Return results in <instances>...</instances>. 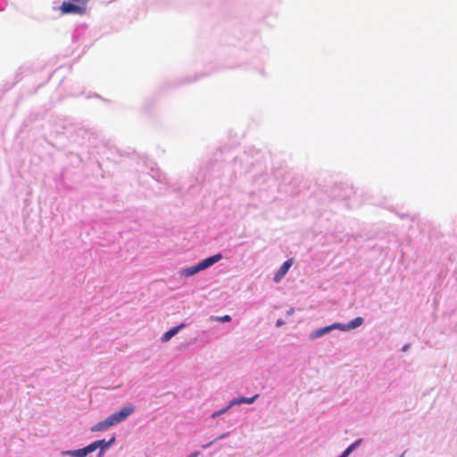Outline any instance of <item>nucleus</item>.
I'll return each instance as SVG.
<instances>
[{
	"label": "nucleus",
	"instance_id": "nucleus-13",
	"mask_svg": "<svg viewBox=\"0 0 457 457\" xmlns=\"http://www.w3.org/2000/svg\"><path fill=\"white\" fill-rule=\"evenodd\" d=\"M244 401H245V396H239V397L234 398L229 401L230 406L234 407L237 405L244 404Z\"/></svg>",
	"mask_w": 457,
	"mask_h": 457
},
{
	"label": "nucleus",
	"instance_id": "nucleus-17",
	"mask_svg": "<svg viewBox=\"0 0 457 457\" xmlns=\"http://www.w3.org/2000/svg\"><path fill=\"white\" fill-rule=\"evenodd\" d=\"M229 435H230V432H228H228H224V433H222V434L219 435V436L215 438V440L225 439V438L228 437V436H229Z\"/></svg>",
	"mask_w": 457,
	"mask_h": 457
},
{
	"label": "nucleus",
	"instance_id": "nucleus-14",
	"mask_svg": "<svg viewBox=\"0 0 457 457\" xmlns=\"http://www.w3.org/2000/svg\"><path fill=\"white\" fill-rule=\"evenodd\" d=\"M259 397V395L258 394H255L254 395L251 396V397H245V401H244V403L245 404H252Z\"/></svg>",
	"mask_w": 457,
	"mask_h": 457
},
{
	"label": "nucleus",
	"instance_id": "nucleus-22",
	"mask_svg": "<svg viewBox=\"0 0 457 457\" xmlns=\"http://www.w3.org/2000/svg\"><path fill=\"white\" fill-rule=\"evenodd\" d=\"M293 312H294V310H293V309H291V310H289V311H288V314H292Z\"/></svg>",
	"mask_w": 457,
	"mask_h": 457
},
{
	"label": "nucleus",
	"instance_id": "nucleus-7",
	"mask_svg": "<svg viewBox=\"0 0 457 457\" xmlns=\"http://www.w3.org/2000/svg\"><path fill=\"white\" fill-rule=\"evenodd\" d=\"M293 264V262L292 260H287L282 265L281 267L279 268V270H278V272L275 274L274 276V280L276 282H278L286 274L287 272L288 271V270L290 269V267L292 266Z\"/></svg>",
	"mask_w": 457,
	"mask_h": 457
},
{
	"label": "nucleus",
	"instance_id": "nucleus-5",
	"mask_svg": "<svg viewBox=\"0 0 457 457\" xmlns=\"http://www.w3.org/2000/svg\"><path fill=\"white\" fill-rule=\"evenodd\" d=\"M115 440H116L115 436H112L109 440H105V439L98 440L99 445H100V450H99L97 455H99V457H104L106 451L114 444Z\"/></svg>",
	"mask_w": 457,
	"mask_h": 457
},
{
	"label": "nucleus",
	"instance_id": "nucleus-23",
	"mask_svg": "<svg viewBox=\"0 0 457 457\" xmlns=\"http://www.w3.org/2000/svg\"><path fill=\"white\" fill-rule=\"evenodd\" d=\"M403 454H402L400 457H403Z\"/></svg>",
	"mask_w": 457,
	"mask_h": 457
},
{
	"label": "nucleus",
	"instance_id": "nucleus-12",
	"mask_svg": "<svg viewBox=\"0 0 457 457\" xmlns=\"http://www.w3.org/2000/svg\"><path fill=\"white\" fill-rule=\"evenodd\" d=\"M363 322V319L361 318V317H358V318H355L354 320H353L349 324H348V328H357L359 326H361Z\"/></svg>",
	"mask_w": 457,
	"mask_h": 457
},
{
	"label": "nucleus",
	"instance_id": "nucleus-18",
	"mask_svg": "<svg viewBox=\"0 0 457 457\" xmlns=\"http://www.w3.org/2000/svg\"><path fill=\"white\" fill-rule=\"evenodd\" d=\"M215 441H216V440H215V438H214L213 440H212V441H210V442H208V443H206V444H204V445H202V447H203L204 449H207V448H209V447H210V446H211V445H212Z\"/></svg>",
	"mask_w": 457,
	"mask_h": 457
},
{
	"label": "nucleus",
	"instance_id": "nucleus-20",
	"mask_svg": "<svg viewBox=\"0 0 457 457\" xmlns=\"http://www.w3.org/2000/svg\"><path fill=\"white\" fill-rule=\"evenodd\" d=\"M200 453L198 451H195L191 453L187 457H198Z\"/></svg>",
	"mask_w": 457,
	"mask_h": 457
},
{
	"label": "nucleus",
	"instance_id": "nucleus-6",
	"mask_svg": "<svg viewBox=\"0 0 457 457\" xmlns=\"http://www.w3.org/2000/svg\"><path fill=\"white\" fill-rule=\"evenodd\" d=\"M113 425H112L111 420H109V416H108L104 420H101L98 423L95 424L91 428V431L92 432L105 431V430L109 429Z\"/></svg>",
	"mask_w": 457,
	"mask_h": 457
},
{
	"label": "nucleus",
	"instance_id": "nucleus-19",
	"mask_svg": "<svg viewBox=\"0 0 457 457\" xmlns=\"http://www.w3.org/2000/svg\"><path fill=\"white\" fill-rule=\"evenodd\" d=\"M220 417H221V416L220 415V413H219V411H213V412L211 414V418H212V419H217V418H220Z\"/></svg>",
	"mask_w": 457,
	"mask_h": 457
},
{
	"label": "nucleus",
	"instance_id": "nucleus-24",
	"mask_svg": "<svg viewBox=\"0 0 457 457\" xmlns=\"http://www.w3.org/2000/svg\"><path fill=\"white\" fill-rule=\"evenodd\" d=\"M97 457H99V455H97Z\"/></svg>",
	"mask_w": 457,
	"mask_h": 457
},
{
	"label": "nucleus",
	"instance_id": "nucleus-15",
	"mask_svg": "<svg viewBox=\"0 0 457 457\" xmlns=\"http://www.w3.org/2000/svg\"><path fill=\"white\" fill-rule=\"evenodd\" d=\"M213 320L220 322H228L231 320V317L229 315H224L222 317H215Z\"/></svg>",
	"mask_w": 457,
	"mask_h": 457
},
{
	"label": "nucleus",
	"instance_id": "nucleus-3",
	"mask_svg": "<svg viewBox=\"0 0 457 457\" xmlns=\"http://www.w3.org/2000/svg\"><path fill=\"white\" fill-rule=\"evenodd\" d=\"M97 449L100 450V445H99L98 440L92 442L91 444H89L88 445H87L83 448L75 449V450H63L61 452V455L62 456H71V457H86L89 453H92L93 452H95Z\"/></svg>",
	"mask_w": 457,
	"mask_h": 457
},
{
	"label": "nucleus",
	"instance_id": "nucleus-2",
	"mask_svg": "<svg viewBox=\"0 0 457 457\" xmlns=\"http://www.w3.org/2000/svg\"><path fill=\"white\" fill-rule=\"evenodd\" d=\"M87 0H68L63 2L60 7L62 13L84 14L87 10Z\"/></svg>",
	"mask_w": 457,
	"mask_h": 457
},
{
	"label": "nucleus",
	"instance_id": "nucleus-4",
	"mask_svg": "<svg viewBox=\"0 0 457 457\" xmlns=\"http://www.w3.org/2000/svg\"><path fill=\"white\" fill-rule=\"evenodd\" d=\"M134 412V407L125 406L120 409L119 411L114 412L109 416V420H111L113 426L124 421L129 416H130Z\"/></svg>",
	"mask_w": 457,
	"mask_h": 457
},
{
	"label": "nucleus",
	"instance_id": "nucleus-21",
	"mask_svg": "<svg viewBox=\"0 0 457 457\" xmlns=\"http://www.w3.org/2000/svg\"><path fill=\"white\" fill-rule=\"evenodd\" d=\"M282 324H283V321H281V320H278V322H277V325H278V326H280V325H282Z\"/></svg>",
	"mask_w": 457,
	"mask_h": 457
},
{
	"label": "nucleus",
	"instance_id": "nucleus-10",
	"mask_svg": "<svg viewBox=\"0 0 457 457\" xmlns=\"http://www.w3.org/2000/svg\"><path fill=\"white\" fill-rule=\"evenodd\" d=\"M340 324H333L331 326L321 328L314 332L316 337H321L322 335L331 331L334 328H338Z\"/></svg>",
	"mask_w": 457,
	"mask_h": 457
},
{
	"label": "nucleus",
	"instance_id": "nucleus-8",
	"mask_svg": "<svg viewBox=\"0 0 457 457\" xmlns=\"http://www.w3.org/2000/svg\"><path fill=\"white\" fill-rule=\"evenodd\" d=\"M362 439H357L353 444H351L338 457H349V455L357 449V447L361 444Z\"/></svg>",
	"mask_w": 457,
	"mask_h": 457
},
{
	"label": "nucleus",
	"instance_id": "nucleus-11",
	"mask_svg": "<svg viewBox=\"0 0 457 457\" xmlns=\"http://www.w3.org/2000/svg\"><path fill=\"white\" fill-rule=\"evenodd\" d=\"M110 375H111L110 378H112V379L115 378V380H114V383L112 385L107 386L106 387L110 388V389H114V388H117V387L120 386L121 382L118 381L117 373H111Z\"/></svg>",
	"mask_w": 457,
	"mask_h": 457
},
{
	"label": "nucleus",
	"instance_id": "nucleus-9",
	"mask_svg": "<svg viewBox=\"0 0 457 457\" xmlns=\"http://www.w3.org/2000/svg\"><path fill=\"white\" fill-rule=\"evenodd\" d=\"M184 327V324H181L179 326H177V327H174L172 328H170V330H168L167 332H165L162 337V340L163 342H167L169 341L172 337H174L181 328Z\"/></svg>",
	"mask_w": 457,
	"mask_h": 457
},
{
	"label": "nucleus",
	"instance_id": "nucleus-1",
	"mask_svg": "<svg viewBox=\"0 0 457 457\" xmlns=\"http://www.w3.org/2000/svg\"><path fill=\"white\" fill-rule=\"evenodd\" d=\"M221 258H222V255L220 253H217L213 256H211L209 258L203 260L196 265L184 269L181 273H182V275H184L186 277L193 276L195 273H197L201 270H204L207 269L208 267L213 265L214 263H216L217 262L221 260Z\"/></svg>",
	"mask_w": 457,
	"mask_h": 457
},
{
	"label": "nucleus",
	"instance_id": "nucleus-16",
	"mask_svg": "<svg viewBox=\"0 0 457 457\" xmlns=\"http://www.w3.org/2000/svg\"><path fill=\"white\" fill-rule=\"evenodd\" d=\"M233 406H230V402H228V405L218 410L220 416L224 415L225 413H227Z\"/></svg>",
	"mask_w": 457,
	"mask_h": 457
}]
</instances>
